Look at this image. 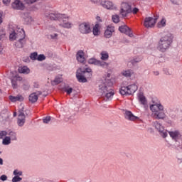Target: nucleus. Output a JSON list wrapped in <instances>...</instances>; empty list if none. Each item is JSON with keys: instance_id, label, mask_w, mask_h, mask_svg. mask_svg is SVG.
<instances>
[{"instance_id": "obj_1", "label": "nucleus", "mask_w": 182, "mask_h": 182, "mask_svg": "<svg viewBox=\"0 0 182 182\" xmlns=\"http://www.w3.org/2000/svg\"><path fill=\"white\" fill-rule=\"evenodd\" d=\"M113 82L109 79H105L99 85V93L102 97H106L107 100H112L114 96Z\"/></svg>"}, {"instance_id": "obj_2", "label": "nucleus", "mask_w": 182, "mask_h": 182, "mask_svg": "<svg viewBox=\"0 0 182 182\" xmlns=\"http://www.w3.org/2000/svg\"><path fill=\"white\" fill-rule=\"evenodd\" d=\"M173 40L171 38V33H167L164 35V36L161 37L158 45V49L160 52H166L168 48H170V45Z\"/></svg>"}, {"instance_id": "obj_3", "label": "nucleus", "mask_w": 182, "mask_h": 182, "mask_svg": "<svg viewBox=\"0 0 182 182\" xmlns=\"http://www.w3.org/2000/svg\"><path fill=\"white\" fill-rule=\"evenodd\" d=\"M45 15L46 18H48V19H50V21H59V22L61 21H63V22L69 21V16L60 14L58 11H46Z\"/></svg>"}, {"instance_id": "obj_4", "label": "nucleus", "mask_w": 182, "mask_h": 182, "mask_svg": "<svg viewBox=\"0 0 182 182\" xmlns=\"http://www.w3.org/2000/svg\"><path fill=\"white\" fill-rule=\"evenodd\" d=\"M151 113V117L153 119H157L158 120H163L166 119V113H164V107H159L158 108H153L150 109Z\"/></svg>"}, {"instance_id": "obj_5", "label": "nucleus", "mask_w": 182, "mask_h": 182, "mask_svg": "<svg viewBox=\"0 0 182 182\" xmlns=\"http://www.w3.org/2000/svg\"><path fill=\"white\" fill-rule=\"evenodd\" d=\"M138 87L136 85H128L127 87H122L119 90V93L122 96H127L130 95H133L134 93H136Z\"/></svg>"}, {"instance_id": "obj_6", "label": "nucleus", "mask_w": 182, "mask_h": 182, "mask_svg": "<svg viewBox=\"0 0 182 182\" xmlns=\"http://www.w3.org/2000/svg\"><path fill=\"white\" fill-rule=\"evenodd\" d=\"M168 134L170 137L172 139L173 141L175 143V146L178 147L180 144L182 143V136L179 131H169Z\"/></svg>"}, {"instance_id": "obj_7", "label": "nucleus", "mask_w": 182, "mask_h": 182, "mask_svg": "<svg viewBox=\"0 0 182 182\" xmlns=\"http://www.w3.org/2000/svg\"><path fill=\"white\" fill-rule=\"evenodd\" d=\"M26 116H28V114L26 115L25 114V112L23 111V107H21L18 109V116L17 119V124L19 127H22L23 124H25V122H26Z\"/></svg>"}, {"instance_id": "obj_8", "label": "nucleus", "mask_w": 182, "mask_h": 182, "mask_svg": "<svg viewBox=\"0 0 182 182\" xmlns=\"http://www.w3.org/2000/svg\"><path fill=\"white\" fill-rule=\"evenodd\" d=\"M119 12L122 18H126L129 14L132 13V6L127 3H123Z\"/></svg>"}, {"instance_id": "obj_9", "label": "nucleus", "mask_w": 182, "mask_h": 182, "mask_svg": "<svg viewBox=\"0 0 182 182\" xmlns=\"http://www.w3.org/2000/svg\"><path fill=\"white\" fill-rule=\"evenodd\" d=\"M154 126L156 130L159 132L160 136L161 137H164V139H166L167 137V130L164 129V127H163V124L159 123V122H154Z\"/></svg>"}, {"instance_id": "obj_10", "label": "nucleus", "mask_w": 182, "mask_h": 182, "mask_svg": "<svg viewBox=\"0 0 182 182\" xmlns=\"http://www.w3.org/2000/svg\"><path fill=\"white\" fill-rule=\"evenodd\" d=\"M88 63L90 65H95V66H101V68H107L109 64L105 61L98 60L96 58H91L88 60Z\"/></svg>"}, {"instance_id": "obj_11", "label": "nucleus", "mask_w": 182, "mask_h": 182, "mask_svg": "<svg viewBox=\"0 0 182 182\" xmlns=\"http://www.w3.org/2000/svg\"><path fill=\"white\" fill-rule=\"evenodd\" d=\"M79 30L81 33L87 34L92 32V28H90V25L87 23H82L80 24Z\"/></svg>"}, {"instance_id": "obj_12", "label": "nucleus", "mask_w": 182, "mask_h": 182, "mask_svg": "<svg viewBox=\"0 0 182 182\" xmlns=\"http://www.w3.org/2000/svg\"><path fill=\"white\" fill-rule=\"evenodd\" d=\"M119 31L121 32V33H125V35H127L129 36V38H133L134 36L133 32H132V29L126 25L119 26Z\"/></svg>"}, {"instance_id": "obj_13", "label": "nucleus", "mask_w": 182, "mask_h": 182, "mask_svg": "<svg viewBox=\"0 0 182 182\" xmlns=\"http://www.w3.org/2000/svg\"><path fill=\"white\" fill-rule=\"evenodd\" d=\"M11 6L13 9H16L17 11H23L25 9V5L20 0H15Z\"/></svg>"}, {"instance_id": "obj_14", "label": "nucleus", "mask_w": 182, "mask_h": 182, "mask_svg": "<svg viewBox=\"0 0 182 182\" xmlns=\"http://www.w3.org/2000/svg\"><path fill=\"white\" fill-rule=\"evenodd\" d=\"M156 25V21L154 18L152 17H146L145 18L144 26L145 28H153Z\"/></svg>"}, {"instance_id": "obj_15", "label": "nucleus", "mask_w": 182, "mask_h": 182, "mask_svg": "<svg viewBox=\"0 0 182 182\" xmlns=\"http://www.w3.org/2000/svg\"><path fill=\"white\" fill-rule=\"evenodd\" d=\"M83 75L84 74L82 73V68H79L77 70L76 77H77L78 82H80L81 83H86V82H87V79H86L85 76Z\"/></svg>"}, {"instance_id": "obj_16", "label": "nucleus", "mask_w": 182, "mask_h": 182, "mask_svg": "<svg viewBox=\"0 0 182 182\" xmlns=\"http://www.w3.org/2000/svg\"><path fill=\"white\" fill-rule=\"evenodd\" d=\"M152 105H150L149 109H156L158 107H163V105L160 102V100L157 97H153L151 100Z\"/></svg>"}, {"instance_id": "obj_17", "label": "nucleus", "mask_w": 182, "mask_h": 182, "mask_svg": "<svg viewBox=\"0 0 182 182\" xmlns=\"http://www.w3.org/2000/svg\"><path fill=\"white\" fill-rule=\"evenodd\" d=\"M124 117L125 119L130 120L131 122H134V120H137V119H139L138 117L134 116V114L129 110H125Z\"/></svg>"}, {"instance_id": "obj_18", "label": "nucleus", "mask_w": 182, "mask_h": 182, "mask_svg": "<svg viewBox=\"0 0 182 182\" xmlns=\"http://www.w3.org/2000/svg\"><path fill=\"white\" fill-rule=\"evenodd\" d=\"M77 60L80 62V63H85L86 59L85 58V53L82 50H79L76 55Z\"/></svg>"}, {"instance_id": "obj_19", "label": "nucleus", "mask_w": 182, "mask_h": 182, "mask_svg": "<svg viewBox=\"0 0 182 182\" xmlns=\"http://www.w3.org/2000/svg\"><path fill=\"white\" fill-rule=\"evenodd\" d=\"M113 32H114V28L112 26H108L105 32V38H112V35L113 34Z\"/></svg>"}, {"instance_id": "obj_20", "label": "nucleus", "mask_w": 182, "mask_h": 182, "mask_svg": "<svg viewBox=\"0 0 182 182\" xmlns=\"http://www.w3.org/2000/svg\"><path fill=\"white\" fill-rule=\"evenodd\" d=\"M102 6H103V8H106V9H116V7H114L112 1H104L103 3H102Z\"/></svg>"}, {"instance_id": "obj_21", "label": "nucleus", "mask_w": 182, "mask_h": 182, "mask_svg": "<svg viewBox=\"0 0 182 182\" xmlns=\"http://www.w3.org/2000/svg\"><path fill=\"white\" fill-rule=\"evenodd\" d=\"M9 100H11V102H12L13 103H15V102H23V97L21 95H18L17 96H12L10 95L9 96Z\"/></svg>"}, {"instance_id": "obj_22", "label": "nucleus", "mask_w": 182, "mask_h": 182, "mask_svg": "<svg viewBox=\"0 0 182 182\" xmlns=\"http://www.w3.org/2000/svg\"><path fill=\"white\" fill-rule=\"evenodd\" d=\"M139 101L140 102L141 105L146 106L147 105V100L146 97L143 95V93L140 92L138 95Z\"/></svg>"}, {"instance_id": "obj_23", "label": "nucleus", "mask_w": 182, "mask_h": 182, "mask_svg": "<svg viewBox=\"0 0 182 182\" xmlns=\"http://www.w3.org/2000/svg\"><path fill=\"white\" fill-rule=\"evenodd\" d=\"M25 31H23V28H21L20 31L16 32V39H25Z\"/></svg>"}, {"instance_id": "obj_24", "label": "nucleus", "mask_w": 182, "mask_h": 182, "mask_svg": "<svg viewBox=\"0 0 182 182\" xmlns=\"http://www.w3.org/2000/svg\"><path fill=\"white\" fill-rule=\"evenodd\" d=\"M19 73H23L24 75H28L31 73V69L27 66L20 67L18 68Z\"/></svg>"}, {"instance_id": "obj_25", "label": "nucleus", "mask_w": 182, "mask_h": 182, "mask_svg": "<svg viewBox=\"0 0 182 182\" xmlns=\"http://www.w3.org/2000/svg\"><path fill=\"white\" fill-rule=\"evenodd\" d=\"M7 136L10 138V140L16 141L18 140V138H16V132H13V131H9L7 132Z\"/></svg>"}, {"instance_id": "obj_26", "label": "nucleus", "mask_w": 182, "mask_h": 182, "mask_svg": "<svg viewBox=\"0 0 182 182\" xmlns=\"http://www.w3.org/2000/svg\"><path fill=\"white\" fill-rule=\"evenodd\" d=\"M28 100L31 103H36L38 102V95L36 93H32L29 95Z\"/></svg>"}, {"instance_id": "obj_27", "label": "nucleus", "mask_w": 182, "mask_h": 182, "mask_svg": "<svg viewBox=\"0 0 182 182\" xmlns=\"http://www.w3.org/2000/svg\"><path fill=\"white\" fill-rule=\"evenodd\" d=\"M22 80V77H14L13 79H11V86L13 87V89H17L18 88V83L16 82V80Z\"/></svg>"}, {"instance_id": "obj_28", "label": "nucleus", "mask_w": 182, "mask_h": 182, "mask_svg": "<svg viewBox=\"0 0 182 182\" xmlns=\"http://www.w3.org/2000/svg\"><path fill=\"white\" fill-rule=\"evenodd\" d=\"M11 138L6 135V136H4L2 140V144L4 146H9V144H11Z\"/></svg>"}, {"instance_id": "obj_29", "label": "nucleus", "mask_w": 182, "mask_h": 182, "mask_svg": "<svg viewBox=\"0 0 182 182\" xmlns=\"http://www.w3.org/2000/svg\"><path fill=\"white\" fill-rule=\"evenodd\" d=\"M122 75L125 77H131L132 75H133V70H124L122 71Z\"/></svg>"}, {"instance_id": "obj_30", "label": "nucleus", "mask_w": 182, "mask_h": 182, "mask_svg": "<svg viewBox=\"0 0 182 182\" xmlns=\"http://www.w3.org/2000/svg\"><path fill=\"white\" fill-rule=\"evenodd\" d=\"M24 43H25V39H19L16 43V48H23Z\"/></svg>"}, {"instance_id": "obj_31", "label": "nucleus", "mask_w": 182, "mask_h": 182, "mask_svg": "<svg viewBox=\"0 0 182 182\" xmlns=\"http://www.w3.org/2000/svg\"><path fill=\"white\" fill-rule=\"evenodd\" d=\"M23 15L26 16V17H23V18L25 22H26V23H29L30 22L32 21V17L29 16V14L23 13Z\"/></svg>"}, {"instance_id": "obj_32", "label": "nucleus", "mask_w": 182, "mask_h": 182, "mask_svg": "<svg viewBox=\"0 0 182 182\" xmlns=\"http://www.w3.org/2000/svg\"><path fill=\"white\" fill-rule=\"evenodd\" d=\"M107 59H109V53L106 51H102L101 53V60H107Z\"/></svg>"}, {"instance_id": "obj_33", "label": "nucleus", "mask_w": 182, "mask_h": 182, "mask_svg": "<svg viewBox=\"0 0 182 182\" xmlns=\"http://www.w3.org/2000/svg\"><path fill=\"white\" fill-rule=\"evenodd\" d=\"M82 73L84 75H86V73H88V77H92V69L91 68H85V70H82Z\"/></svg>"}, {"instance_id": "obj_34", "label": "nucleus", "mask_w": 182, "mask_h": 182, "mask_svg": "<svg viewBox=\"0 0 182 182\" xmlns=\"http://www.w3.org/2000/svg\"><path fill=\"white\" fill-rule=\"evenodd\" d=\"M141 60H143V58L136 57L135 58L131 60V63L134 65L135 63H139V62H141Z\"/></svg>"}, {"instance_id": "obj_35", "label": "nucleus", "mask_w": 182, "mask_h": 182, "mask_svg": "<svg viewBox=\"0 0 182 182\" xmlns=\"http://www.w3.org/2000/svg\"><path fill=\"white\" fill-rule=\"evenodd\" d=\"M59 25L62 28H66L67 29H69L70 28H72V23H69V22L60 23Z\"/></svg>"}, {"instance_id": "obj_36", "label": "nucleus", "mask_w": 182, "mask_h": 182, "mask_svg": "<svg viewBox=\"0 0 182 182\" xmlns=\"http://www.w3.org/2000/svg\"><path fill=\"white\" fill-rule=\"evenodd\" d=\"M112 19L114 23H119V22H120V17L119 15H113Z\"/></svg>"}, {"instance_id": "obj_37", "label": "nucleus", "mask_w": 182, "mask_h": 182, "mask_svg": "<svg viewBox=\"0 0 182 182\" xmlns=\"http://www.w3.org/2000/svg\"><path fill=\"white\" fill-rule=\"evenodd\" d=\"M30 59H31V60H38V53L34 52V53H31L30 55Z\"/></svg>"}, {"instance_id": "obj_38", "label": "nucleus", "mask_w": 182, "mask_h": 182, "mask_svg": "<svg viewBox=\"0 0 182 182\" xmlns=\"http://www.w3.org/2000/svg\"><path fill=\"white\" fill-rule=\"evenodd\" d=\"M166 18H162L161 21L158 23V27L163 28L166 26Z\"/></svg>"}, {"instance_id": "obj_39", "label": "nucleus", "mask_w": 182, "mask_h": 182, "mask_svg": "<svg viewBox=\"0 0 182 182\" xmlns=\"http://www.w3.org/2000/svg\"><path fill=\"white\" fill-rule=\"evenodd\" d=\"M9 39H10V41L16 40V32L14 31L11 33H10Z\"/></svg>"}, {"instance_id": "obj_40", "label": "nucleus", "mask_w": 182, "mask_h": 182, "mask_svg": "<svg viewBox=\"0 0 182 182\" xmlns=\"http://www.w3.org/2000/svg\"><path fill=\"white\" fill-rule=\"evenodd\" d=\"M99 33V24H95L93 28V34L96 36Z\"/></svg>"}, {"instance_id": "obj_41", "label": "nucleus", "mask_w": 182, "mask_h": 182, "mask_svg": "<svg viewBox=\"0 0 182 182\" xmlns=\"http://www.w3.org/2000/svg\"><path fill=\"white\" fill-rule=\"evenodd\" d=\"M46 59V56H45L43 54H40L37 57V60H38V62H42V60H45Z\"/></svg>"}, {"instance_id": "obj_42", "label": "nucleus", "mask_w": 182, "mask_h": 182, "mask_svg": "<svg viewBox=\"0 0 182 182\" xmlns=\"http://www.w3.org/2000/svg\"><path fill=\"white\" fill-rule=\"evenodd\" d=\"M6 136H8V132L6 131L0 130V139H3Z\"/></svg>"}, {"instance_id": "obj_43", "label": "nucleus", "mask_w": 182, "mask_h": 182, "mask_svg": "<svg viewBox=\"0 0 182 182\" xmlns=\"http://www.w3.org/2000/svg\"><path fill=\"white\" fill-rule=\"evenodd\" d=\"M62 82V78L60 77H55V80L53 81V85H59Z\"/></svg>"}, {"instance_id": "obj_44", "label": "nucleus", "mask_w": 182, "mask_h": 182, "mask_svg": "<svg viewBox=\"0 0 182 182\" xmlns=\"http://www.w3.org/2000/svg\"><path fill=\"white\" fill-rule=\"evenodd\" d=\"M19 181H22V178L19 177V176H15L12 178V182H19Z\"/></svg>"}, {"instance_id": "obj_45", "label": "nucleus", "mask_w": 182, "mask_h": 182, "mask_svg": "<svg viewBox=\"0 0 182 182\" xmlns=\"http://www.w3.org/2000/svg\"><path fill=\"white\" fill-rule=\"evenodd\" d=\"M51 117H46L43 119V122L45 123L46 124H49V122H50Z\"/></svg>"}, {"instance_id": "obj_46", "label": "nucleus", "mask_w": 182, "mask_h": 182, "mask_svg": "<svg viewBox=\"0 0 182 182\" xmlns=\"http://www.w3.org/2000/svg\"><path fill=\"white\" fill-rule=\"evenodd\" d=\"M65 92H66L67 95H70L72 92H73V87L65 88Z\"/></svg>"}, {"instance_id": "obj_47", "label": "nucleus", "mask_w": 182, "mask_h": 182, "mask_svg": "<svg viewBox=\"0 0 182 182\" xmlns=\"http://www.w3.org/2000/svg\"><path fill=\"white\" fill-rule=\"evenodd\" d=\"M14 176H22V171H18V170H14L13 172Z\"/></svg>"}, {"instance_id": "obj_48", "label": "nucleus", "mask_w": 182, "mask_h": 182, "mask_svg": "<svg viewBox=\"0 0 182 182\" xmlns=\"http://www.w3.org/2000/svg\"><path fill=\"white\" fill-rule=\"evenodd\" d=\"M38 1L39 0H24V2H26V4H35V2H38Z\"/></svg>"}, {"instance_id": "obj_49", "label": "nucleus", "mask_w": 182, "mask_h": 182, "mask_svg": "<svg viewBox=\"0 0 182 182\" xmlns=\"http://www.w3.org/2000/svg\"><path fill=\"white\" fill-rule=\"evenodd\" d=\"M29 87H31V85H30L29 84H28V83L24 84V85H23V89L24 90H29Z\"/></svg>"}, {"instance_id": "obj_50", "label": "nucleus", "mask_w": 182, "mask_h": 182, "mask_svg": "<svg viewBox=\"0 0 182 182\" xmlns=\"http://www.w3.org/2000/svg\"><path fill=\"white\" fill-rule=\"evenodd\" d=\"M0 180H1V181H6L8 180V176H6V175H1Z\"/></svg>"}, {"instance_id": "obj_51", "label": "nucleus", "mask_w": 182, "mask_h": 182, "mask_svg": "<svg viewBox=\"0 0 182 182\" xmlns=\"http://www.w3.org/2000/svg\"><path fill=\"white\" fill-rule=\"evenodd\" d=\"M50 37L51 39H58V33L50 34Z\"/></svg>"}, {"instance_id": "obj_52", "label": "nucleus", "mask_w": 182, "mask_h": 182, "mask_svg": "<svg viewBox=\"0 0 182 182\" xmlns=\"http://www.w3.org/2000/svg\"><path fill=\"white\" fill-rule=\"evenodd\" d=\"M131 12H132V14H137V12H139V9H137V8H134L132 10V11Z\"/></svg>"}, {"instance_id": "obj_53", "label": "nucleus", "mask_w": 182, "mask_h": 182, "mask_svg": "<svg viewBox=\"0 0 182 182\" xmlns=\"http://www.w3.org/2000/svg\"><path fill=\"white\" fill-rule=\"evenodd\" d=\"M3 4L4 5H8L9 4H11V0H3Z\"/></svg>"}, {"instance_id": "obj_54", "label": "nucleus", "mask_w": 182, "mask_h": 182, "mask_svg": "<svg viewBox=\"0 0 182 182\" xmlns=\"http://www.w3.org/2000/svg\"><path fill=\"white\" fill-rule=\"evenodd\" d=\"M159 16L158 14L154 16V20L155 21V23L156 22H157V19H159Z\"/></svg>"}, {"instance_id": "obj_55", "label": "nucleus", "mask_w": 182, "mask_h": 182, "mask_svg": "<svg viewBox=\"0 0 182 182\" xmlns=\"http://www.w3.org/2000/svg\"><path fill=\"white\" fill-rule=\"evenodd\" d=\"M33 87H36V89H38V87H39V83H38V82H34V83H33Z\"/></svg>"}, {"instance_id": "obj_56", "label": "nucleus", "mask_w": 182, "mask_h": 182, "mask_svg": "<svg viewBox=\"0 0 182 182\" xmlns=\"http://www.w3.org/2000/svg\"><path fill=\"white\" fill-rule=\"evenodd\" d=\"M172 4H173L174 5H178V1H177V0H171Z\"/></svg>"}, {"instance_id": "obj_57", "label": "nucleus", "mask_w": 182, "mask_h": 182, "mask_svg": "<svg viewBox=\"0 0 182 182\" xmlns=\"http://www.w3.org/2000/svg\"><path fill=\"white\" fill-rule=\"evenodd\" d=\"M153 74L155 76H159V75H160V73L159 71H153Z\"/></svg>"}, {"instance_id": "obj_58", "label": "nucleus", "mask_w": 182, "mask_h": 182, "mask_svg": "<svg viewBox=\"0 0 182 182\" xmlns=\"http://www.w3.org/2000/svg\"><path fill=\"white\" fill-rule=\"evenodd\" d=\"M4 38H5V33L0 34V41H2V39H4Z\"/></svg>"}, {"instance_id": "obj_59", "label": "nucleus", "mask_w": 182, "mask_h": 182, "mask_svg": "<svg viewBox=\"0 0 182 182\" xmlns=\"http://www.w3.org/2000/svg\"><path fill=\"white\" fill-rule=\"evenodd\" d=\"M34 93H36V95H37V96H41V95H42V92H41V91H38V92H34Z\"/></svg>"}, {"instance_id": "obj_60", "label": "nucleus", "mask_w": 182, "mask_h": 182, "mask_svg": "<svg viewBox=\"0 0 182 182\" xmlns=\"http://www.w3.org/2000/svg\"><path fill=\"white\" fill-rule=\"evenodd\" d=\"M4 165V159H2V158H0V166H3Z\"/></svg>"}, {"instance_id": "obj_61", "label": "nucleus", "mask_w": 182, "mask_h": 182, "mask_svg": "<svg viewBox=\"0 0 182 182\" xmlns=\"http://www.w3.org/2000/svg\"><path fill=\"white\" fill-rule=\"evenodd\" d=\"M2 23V13L0 12V25Z\"/></svg>"}, {"instance_id": "obj_62", "label": "nucleus", "mask_w": 182, "mask_h": 182, "mask_svg": "<svg viewBox=\"0 0 182 182\" xmlns=\"http://www.w3.org/2000/svg\"><path fill=\"white\" fill-rule=\"evenodd\" d=\"M178 163L179 164H181V163H182V159L181 158H178Z\"/></svg>"}, {"instance_id": "obj_63", "label": "nucleus", "mask_w": 182, "mask_h": 182, "mask_svg": "<svg viewBox=\"0 0 182 182\" xmlns=\"http://www.w3.org/2000/svg\"><path fill=\"white\" fill-rule=\"evenodd\" d=\"M97 20L100 21V22H102V20H100V17H99V16L97 17Z\"/></svg>"}, {"instance_id": "obj_64", "label": "nucleus", "mask_w": 182, "mask_h": 182, "mask_svg": "<svg viewBox=\"0 0 182 182\" xmlns=\"http://www.w3.org/2000/svg\"><path fill=\"white\" fill-rule=\"evenodd\" d=\"M14 117H16V112H14Z\"/></svg>"}]
</instances>
